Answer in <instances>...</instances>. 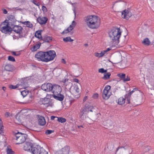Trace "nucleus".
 Returning a JSON list of instances; mask_svg holds the SVG:
<instances>
[{"instance_id": "f257e3e1", "label": "nucleus", "mask_w": 154, "mask_h": 154, "mask_svg": "<svg viewBox=\"0 0 154 154\" xmlns=\"http://www.w3.org/2000/svg\"><path fill=\"white\" fill-rule=\"evenodd\" d=\"M122 32L119 28L114 27L109 32V35L112 40V45L115 46L117 45L119 42V38L121 35Z\"/></svg>"}, {"instance_id": "f03ea898", "label": "nucleus", "mask_w": 154, "mask_h": 154, "mask_svg": "<svg viewBox=\"0 0 154 154\" xmlns=\"http://www.w3.org/2000/svg\"><path fill=\"white\" fill-rule=\"evenodd\" d=\"M85 20L89 27L91 29H96L100 26V19L96 16H88L85 17Z\"/></svg>"}, {"instance_id": "7ed1b4c3", "label": "nucleus", "mask_w": 154, "mask_h": 154, "mask_svg": "<svg viewBox=\"0 0 154 154\" xmlns=\"http://www.w3.org/2000/svg\"><path fill=\"white\" fill-rule=\"evenodd\" d=\"M93 107L91 105L88 104H85L80 109L79 113L80 118L82 119H84L86 118L87 114L89 112H92L93 111Z\"/></svg>"}, {"instance_id": "20e7f679", "label": "nucleus", "mask_w": 154, "mask_h": 154, "mask_svg": "<svg viewBox=\"0 0 154 154\" xmlns=\"http://www.w3.org/2000/svg\"><path fill=\"white\" fill-rule=\"evenodd\" d=\"M27 137V135L26 134L18 132L15 133L14 138L17 141L16 144H19L24 143L26 140Z\"/></svg>"}, {"instance_id": "39448f33", "label": "nucleus", "mask_w": 154, "mask_h": 154, "mask_svg": "<svg viewBox=\"0 0 154 154\" xmlns=\"http://www.w3.org/2000/svg\"><path fill=\"white\" fill-rule=\"evenodd\" d=\"M45 59L46 62L52 60L56 56L55 52L54 51L50 50L45 52Z\"/></svg>"}, {"instance_id": "423d86ee", "label": "nucleus", "mask_w": 154, "mask_h": 154, "mask_svg": "<svg viewBox=\"0 0 154 154\" xmlns=\"http://www.w3.org/2000/svg\"><path fill=\"white\" fill-rule=\"evenodd\" d=\"M7 20H5L4 22H2L1 24L2 25H5V26H3L1 29V31L5 34H7L9 32L12 31V28L9 26V23L7 21Z\"/></svg>"}, {"instance_id": "0eeeda50", "label": "nucleus", "mask_w": 154, "mask_h": 154, "mask_svg": "<svg viewBox=\"0 0 154 154\" xmlns=\"http://www.w3.org/2000/svg\"><path fill=\"white\" fill-rule=\"evenodd\" d=\"M45 52L40 51L37 53L35 55V57L37 58L38 61L46 62L45 61Z\"/></svg>"}, {"instance_id": "6e6552de", "label": "nucleus", "mask_w": 154, "mask_h": 154, "mask_svg": "<svg viewBox=\"0 0 154 154\" xmlns=\"http://www.w3.org/2000/svg\"><path fill=\"white\" fill-rule=\"evenodd\" d=\"M53 85L51 83H45L42 85L41 88L42 90L45 91H51L52 89Z\"/></svg>"}, {"instance_id": "1a4fd4ad", "label": "nucleus", "mask_w": 154, "mask_h": 154, "mask_svg": "<svg viewBox=\"0 0 154 154\" xmlns=\"http://www.w3.org/2000/svg\"><path fill=\"white\" fill-rule=\"evenodd\" d=\"M51 91L54 94H53L61 93L62 91L61 87L57 85H53Z\"/></svg>"}, {"instance_id": "9d476101", "label": "nucleus", "mask_w": 154, "mask_h": 154, "mask_svg": "<svg viewBox=\"0 0 154 154\" xmlns=\"http://www.w3.org/2000/svg\"><path fill=\"white\" fill-rule=\"evenodd\" d=\"M70 150L69 146H65L61 150L56 152L55 154H69Z\"/></svg>"}, {"instance_id": "9b49d317", "label": "nucleus", "mask_w": 154, "mask_h": 154, "mask_svg": "<svg viewBox=\"0 0 154 154\" xmlns=\"http://www.w3.org/2000/svg\"><path fill=\"white\" fill-rule=\"evenodd\" d=\"M132 15V13L129 10L126 9L123 11L122 12V17L128 20Z\"/></svg>"}, {"instance_id": "f8f14e48", "label": "nucleus", "mask_w": 154, "mask_h": 154, "mask_svg": "<svg viewBox=\"0 0 154 154\" xmlns=\"http://www.w3.org/2000/svg\"><path fill=\"white\" fill-rule=\"evenodd\" d=\"M48 20V19L46 17H39L37 19V22L41 25L45 24Z\"/></svg>"}, {"instance_id": "ddd939ff", "label": "nucleus", "mask_w": 154, "mask_h": 154, "mask_svg": "<svg viewBox=\"0 0 154 154\" xmlns=\"http://www.w3.org/2000/svg\"><path fill=\"white\" fill-rule=\"evenodd\" d=\"M33 144L31 143L27 142L24 144L23 146V149L27 151L31 152V149L33 148Z\"/></svg>"}, {"instance_id": "4468645a", "label": "nucleus", "mask_w": 154, "mask_h": 154, "mask_svg": "<svg viewBox=\"0 0 154 154\" xmlns=\"http://www.w3.org/2000/svg\"><path fill=\"white\" fill-rule=\"evenodd\" d=\"M37 116L38 120V124L42 126L44 125L46 123L44 117L39 115H37Z\"/></svg>"}, {"instance_id": "2eb2a0df", "label": "nucleus", "mask_w": 154, "mask_h": 154, "mask_svg": "<svg viewBox=\"0 0 154 154\" xmlns=\"http://www.w3.org/2000/svg\"><path fill=\"white\" fill-rule=\"evenodd\" d=\"M53 97L56 100L61 101L63 100L64 98V95L61 94L60 93L57 94H53Z\"/></svg>"}, {"instance_id": "dca6fc26", "label": "nucleus", "mask_w": 154, "mask_h": 154, "mask_svg": "<svg viewBox=\"0 0 154 154\" xmlns=\"http://www.w3.org/2000/svg\"><path fill=\"white\" fill-rule=\"evenodd\" d=\"M12 31L18 34H21L23 29L22 27L20 26H14L12 28Z\"/></svg>"}, {"instance_id": "f3484780", "label": "nucleus", "mask_w": 154, "mask_h": 154, "mask_svg": "<svg viewBox=\"0 0 154 154\" xmlns=\"http://www.w3.org/2000/svg\"><path fill=\"white\" fill-rule=\"evenodd\" d=\"M41 147L39 146L33 147L31 149V152L33 154H39Z\"/></svg>"}, {"instance_id": "a211bd4d", "label": "nucleus", "mask_w": 154, "mask_h": 154, "mask_svg": "<svg viewBox=\"0 0 154 154\" xmlns=\"http://www.w3.org/2000/svg\"><path fill=\"white\" fill-rule=\"evenodd\" d=\"M5 69L7 71H12L14 69V67L12 65L8 64L5 66Z\"/></svg>"}, {"instance_id": "6ab92c4d", "label": "nucleus", "mask_w": 154, "mask_h": 154, "mask_svg": "<svg viewBox=\"0 0 154 154\" xmlns=\"http://www.w3.org/2000/svg\"><path fill=\"white\" fill-rule=\"evenodd\" d=\"M52 38L51 37L48 35H45L43 38L42 40H43L44 42L50 43L52 41Z\"/></svg>"}, {"instance_id": "aec40b11", "label": "nucleus", "mask_w": 154, "mask_h": 154, "mask_svg": "<svg viewBox=\"0 0 154 154\" xmlns=\"http://www.w3.org/2000/svg\"><path fill=\"white\" fill-rule=\"evenodd\" d=\"M42 30L36 31L35 33V36L39 38L40 41L42 40V37L41 36V32Z\"/></svg>"}, {"instance_id": "412c9836", "label": "nucleus", "mask_w": 154, "mask_h": 154, "mask_svg": "<svg viewBox=\"0 0 154 154\" xmlns=\"http://www.w3.org/2000/svg\"><path fill=\"white\" fill-rule=\"evenodd\" d=\"M41 43H39L38 44H36L34 45L31 48V50L32 51H37V50L39 48Z\"/></svg>"}, {"instance_id": "4be33fe9", "label": "nucleus", "mask_w": 154, "mask_h": 154, "mask_svg": "<svg viewBox=\"0 0 154 154\" xmlns=\"http://www.w3.org/2000/svg\"><path fill=\"white\" fill-rule=\"evenodd\" d=\"M142 43L144 45L149 46L150 44V42L148 38H146L144 39Z\"/></svg>"}, {"instance_id": "5701e85b", "label": "nucleus", "mask_w": 154, "mask_h": 154, "mask_svg": "<svg viewBox=\"0 0 154 154\" xmlns=\"http://www.w3.org/2000/svg\"><path fill=\"white\" fill-rule=\"evenodd\" d=\"M125 99L123 97H120L118 100V103L121 105L124 104L125 102Z\"/></svg>"}, {"instance_id": "b1692460", "label": "nucleus", "mask_w": 154, "mask_h": 154, "mask_svg": "<svg viewBox=\"0 0 154 154\" xmlns=\"http://www.w3.org/2000/svg\"><path fill=\"white\" fill-rule=\"evenodd\" d=\"M111 74L109 72L106 73L104 74V76L102 77V79L104 80H108L110 78Z\"/></svg>"}, {"instance_id": "393cba45", "label": "nucleus", "mask_w": 154, "mask_h": 154, "mask_svg": "<svg viewBox=\"0 0 154 154\" xmlns=\"http://www.w3.org/2000/svg\"><path fill=\"white\" fill-rule=\"evenodd\" d=\"M117 76L120 77L121 79L123 80L124 81L126 77V75L124 73H120L117 74Z\"/></svg>"}, {"instance_id": "a878e982", "label": "nucleus", "mask_w": 154, "mask_h": 154, "mask_svg": "<svg viewBox=\"0 0 154 154\" xmlns=\"http://www.w3.org/2000/svg\"><path fill=\"white\" fill-rule=\"evenodd\" d=\"M23 23L26 25L29 28H31L32 26V25L30 22L29 21H26L23 22Z\"/></svg>"}, {"instance_id": "bb28decb", "label": "nucleus", "mask_w": 154, "mask_h": 154, "mask_svg": "<svg viewBox=\"0 0 154 154\" xmlns=\"http://www.w3.org/2000/svg\"><path fill=\"white\" fill-rule=\"evenodd\" d=\"M57 120L59 122L64 123L66 121V119L63 117H58Z\"/></svg>"}, {"instance_id": "cd10ccee", "label": "nucleus", "mask_w": 154, "mask_h": 154, "mask_svg": "<svg viewBox=\"0 0 154 154\" xmlns=\"http://www.w3.org/2000/svg\"><path fill=\"white\" fill-rule=\"evenodd\" d=\"M63 41L65 42H72L73 41V40L70 37H67L63 38Z\"/></svg>"}, {"instance_id": "c85d7f7f", "label": "nucleus", "mask_w": 154, "mask_h": 154, "mask_svg": "<svg viewBox=\"0 0 154 154\" xmlns=\"http://www.w3.org/2000/svg\"><path fill=\"white\" fill-rule=\"evenodd\" d=\"M110 96V94H106L105 93H103L102 94V97L104 99L106 100L108 99V98H109V97Z\"/></svg>"}, {"instance_id": "c756f323", "label": "nucleus", "mask_w": 154, "mask_h": 154, "mask_svg": "<svg viewBox=\"0 0 154 154\" xmlns=\"http://www.w3.org/2000/svg\"><path fill=\"white\" fill-rule=\"evenodd\" d=\"M28 93V91L26 90H23L21 91V94L23 97H25Z\"/></svg>"}, {"instance_id": "7c9ffc66", "label": "nucleus", "mask_w": 154, "mask_h": 154, "mask_svg": "<svg viewBox=\"0 0 154 154\" xmlns=\"http://www.w3.org/2000/svg\"><path fill=\"white\" fill-rule=\"evenodd\" d=\"M39 154H48V152L46 151L42 147H41Z\"/></svg>"}, {"instance_id": "2f4dec72", "label": "nucleus", "mask_w": 154, "mask_h": 154, "mask_svg": "<svg viewBox=\"0 0 154 154\" xmlns=\"http://www.w3.org/2000/svg\"><path fill=\"white\" fill-rule=\"evenodd\" d=\"M7 154H14V152L11 149L8 148L7 149Z\"/></svg>"}, {"instance_id": "473e14b6", "label": "nucleus", "mask_w": 154, "mask_h": 154, "mask_svg": "<svg viewBox=\"0 0 154 154\" xmlns=\"http://www.w3.org/2000/svg\"><path fill=\"white\" fill-rule=\"evenodd\" d=\"M95 56L97 57H100L104 56V54L101 51L100 53H95Z\"/></svg>"}, {"instance_id": "72a5a7b5", "label": "nucleus", "mask_w": 154, "mask_h": 154, "mask_svg": "<svg viewBox=\"0 0 154 154\" xmlns=\"http://www.w3.org/2000/svg\"><path fill=\"white\" fill-rule=\"evenodd\" d=\"M8 60L10 61L13 62L15 61L14 58L11 56H9L8 57Z\"/></svg>"}, {"instance_id": "f704fd0d", "label": "nucleus", "mask_w": 154, "mask_h": 154, "mask_svg": "<svg viewBox=\"0 0 154 154\" xmlns=\"http://www.w3.org/2000/svg\"><path fill=\"white\" fill-rule=\"evenodd\" d=\"M19 85H10L9 86V88L11 89H15L18 88Z\"/></svg>"}, {"instance_id": "c9c22d12", "label": "nucleus", "mask_w": 154, "mask_h": 154, "mask_svg": "<svg viewBox=\"0 0 154 154\" xmlns=\"http://www.w3.org/2000/svg\"><path fill=\"white\" fill-rule=\"evenodd\" d=\"M11 54L13 55L16 56H19L21 54V53L20 52L15 51H12Z\"/></svg>"}, {"instance_id": "e433bc0d", "label": "nucleus", "mask_w": 154, "mask_h": 154, "mask_svg": "<svg viewBox=\"0 0 154 154\" xmlns=\"http://www.w3.org/2000/svg\"><path fill=\"white\" fill-rule=\"evenodd\" d=\"M49 101H50V99L47 98L45 99L42 101V104L45 105L46 104H47L48 103H49Z\"/></svg>"}, {"instance_id": "4c0bfd02", "label": "nucleus", "mask_w": 154, "mask_h": 154, "mask_svg": "<svg viewBox=\"0 0 154 154\" xmlns=\"http://www.w3.org/2000/svg\"><path fill=\"white\" fill-rule=\"evenodd\" d=\"M49 103H47V104H46L45 105V106L46 107H47L48 106H52L53 104L51 101L50 100L49 101Z\"/></svg>"}, {"instance_id": "58836bf2", "label": "nucleus", "mask_w": 154, "mask_h": 154, "mask_svg": "<svg viewBox=\"0 0 154 154\" xmlns=\"http://www.w3.org/2000/svg\"><path fill=\"white\" fill-rule=\"evenodd\" d=\"M110 88L111 86L110 85H107L106 86L104 90L105 91L106 90V91H109Z\"/></svg>"}, {"instance_id": "ea45409f", "label": "nucleus", "mask_w": 154, "mask_h": 154, "mask_svg": "<svg viewBox=\"0 0 154 154\" xmlns=\"http://www.w3.org/2000/svg\"><path fill=\"white\" fill-rule=\"evenodd\" d=\"M3 126L2 121L0 119V134H1L2 132V129Z\"/></svg>"}, {"instance_id": "a19ab883", "label": "nucleus", "mask_w": 154, "mask_h": 154, "mask_svg": "<svg viewBox=\"0 0 154 154\" xmlns=\"http://www.w3.org/2000/svg\"><path fill=\"white\" fill-rule=\"evenodd\" d=\"M54 131L52 130H47L45 131V134H50L54 132Z\"/></svg>"}, {"instance_id": "79ce46f5", "label": "nucleus", "mask_w": 154, "mask_h": 154, "mask_svg": "<svg viewBox=\"0 0 154 154\" xmlns=\"http://www.w3.org/2000/svg\"><path fill=\"white\" fill-rule=\"evenodd\" d=\"M74 88L77 94H79V91L78 87L77 85L75 86L74 87Z\"/></svg>"}, {"instance_id": "37998d69", "label": "nucleus", "mask_w": 154, "mask_h": 154, "mask_svg": "<svg viewBox=\"0 0 154 154\" xmlns=\"http://www.w3.org/2000/svg\"><path fill=\"white\" fill-rule=\"evenodd\" d=\"M130 97H131L129 96H127V97H125V98L127 99V103L128 104L130 103Z\"/></svg>"}, {"instance_id": "c03bdc74", "label": "nucleus", "mask_w": 154, "mask_h": 154, "mask_svg": "<svg viewBox=\"0 0 154 154\" xmlns=\"http://www.w3.org/2000/svg\"><path fill=\"white\" fill-rule=\"evenodd\" d=\"M42 10L44 12H46L48 11L46 7L44 5L42 6Z\"/></svg>"}, {"instance_id": "a18cd8bd", "label": "nucleus", "mask_w": 154, "mask_h": 154, "mask_svg": "<svg viewBox=\"0 0 154 154\" xmlns=\"http://www.w3.org/2000/svg\"><path fill=\"white\" fill-rule=\"evenodd\" d=\"M130 80V77L129 76L127 75V78H125V79H124V82H126V81H129Z\"/></svg>"}, {"instance_id": "49530a36", "label": "nucleus", "mask_w": 154, "mask_h": 154, "mask_svg": "<svg viewBox=\"0 0 154 154\" xmlns=\"http://www.w3.org/2000/svg\"><path fill=\"white\" fill-rule=\"evenodd\" d=\"M8 18L9 20H14V17L12 15H10L8 17Z\"/></svg>"}, {"instance_id": "de8ad7c7", "label": "nucleus", "mask_w": 154, "mask_h": 154, "mask_svg": "<svg viewBox=\"0 0 154 154\" xmlns=\"http://www.w3.org/2000/svg\"><path fill=\"white\" fill-rule=\"evenodd\" d=\"M76 25V23L75 21H73L71 25H72V27H73V28Z\"/></svg>"}, {"instance_id": "09e8293b", "label": "nucleus", "mask_w": 154, "mask_h": 154, "mask_svg": "<svg viewBox=\"0 0 154 154\" xmlns=\"http://www.w3.org/2000/svg\"><path fill=\"white\" fill-rule=\"evenodd\" d=\"M73 29V27H72V25H70L69 27L67 29L68 30V31H69V32Z\"/></svg>"}, {"instance_id": "8fccbe9b", "label": "nucleus", "mask_w": 154, "mask_h": 154, "mask_svg": "<svg viewBox=\"0 0 154 154\" xmlns=\"http://www.w3.org/2000/svg\"><path fill=\"white\" fill-rule=\"evenodd\" d=\"M73 29V27H72V25H70L69 27L67 29L68 30V31H69V32Z\"/></svg>"}, {"instance_id": "3c124183", "label": "nucleus", "mask_w": 154, "mask_h": 154, "mask_svg": "<svg viewBox=\"0 0 154 154\" xmlns=\"http://www.w3.org/2000/svg\"><path fill=\"white\" fill-rule=\"evenodd\" d=\"M33 3L37 6H38L40 5L39 3L37 2L36 1L34 0L33 1Z\"/></svg>"}, {"instance_id": "603ef678", "label": "nucleus", "mask_w": 154, "mask_h": 154, "mask_svg": "<svg viewBox=\"0 0 154 154\" xmlns=\"http://www.w3.org/2000/svg\"><path fill=\"white\" fill-rule=\"evenodd\" d=\"M104 69L103 68L100 69L98 70V72H99L103 73H104Z\"/></svg>"}, {"instance_id": "864d4df0", "label": "nucleus", "mask_w": 154, "mask_h": 154, "mask_svg": "<svg viewBox=\"0 0 154 154\" xmlns=\"http://www.w3.org/2000/svg\"><path fill=\"white\" fill-rule=\"evenodd\" d=\"M134 91L133 90L130 91L129 93L127 94V95L126 94V96H128L130 97H131V95L134 92Z\"/></svg>"}, {"instance_id": "5fc2aeb1", "label": "nucleus", "mask_w": 154, "mask_h": 154, "mask_svg": "<svg viewBox=\"0 0 154 154\" xmlns=\"http://www.w3.org/2000/svg\"><path fill=\"white\" fill-rule=\"evenodd\" d=\"M98 97V94L97 93L94 94L93 96V97L96 99Z\"/></svg>"}, {"instance_id": "6e6d98bb", "label": "nucleus", "mask_w": 154, "mask_h": 154, "mask_svg": "<svg viewBox=\"0 0 154 154\" xmlns=\"http://www.w3.org/2000/svg\"><path fill=\"white\" fill-rule=\"evenodd\" d=\"M103 93L106 94H109L110 95H111V93L109 92V91H106V90H105V91L104 90Z\"/></svg>"}, {"instance_id": "4d7b16f0", "label": "nucleus", "mask_w": 154, "mask_h": 154, "mask_svg": "<svg viewBox=\"0 0 154 154\" xmlns=\"http://www.w3.org/2000/svg\"><path fill=\"white\" fill-rule=\"evenodd\" d=\"M57 118L58 117L52 116H51V120H54L55 119H56V120H57Z\"/></svg>"}, {"instance_id": "13d9d810", "label": "nucleus", "mask_w": 154, "mask_h": 154, "mask_svg": "<svg viewBox=\"0 0 154 154\" xmlns=\"http://www.w3.org/2000/svg\"><path fill=\"white\" fill-rule=\"evenodd\" d=\"M69 32V31H68V30L66 29L64 30L63 32L62 33V34H64L66 33H67L68 32Z\"/></svg>"}, {"instance_id": "bf43d9fd", "label": "nucleus", "mask_w": 154, "mask_h": 154, "mask_svg": "<svg viewBox=\"0 0 154 154\" xmlns=\"http://www.w3.org/2000/svg\"><path fill=\"white\" fill-rule=\"evenodd\" d=\"M73 81L74 82L77 83H79V79L76 78L74 79H73Z\"/></svg>"}, {"instance_id": "052dcab7", "label": "nucleus", "mask_w": 154, "mask_h": 154, "mask_svg": "<svg viewBox=\"0 0 154 154\" xmlns=\"http://www.w3.org/2000/svg\"><path fill=\"white\" fill-rule=\"evenodd\" d=\"M3 13L4 14H7L8 11L6 9H4L3 10Z\"/></svg>"}, {"instance_id": "680f3d73", "label": "nucleus", "mask_w": 154, "mask_h": 154, "mask_svg": "<svg viewBox=\"0 0 154 154\" xmlns=\"http://www.w3.org/2000/svg\"><path fill=\"white\" fill-rule=\"evenodd\" d=\"M62 82H63V85H65V86H66L65 87H66V88H67V87H66L67 85H66V81H65V79H63V80L62 81Z\"/></svg>"}, {"instance_id": "e2e57ef3", "label": "nucleus", "mask_w": 154, "mask_h": 154, "mask_svg": "<svg viewBox=\"0 0 154 154\" xmlns=\"http://www.w3.org/2000/svg\"><path fill=\"white\" fill-rule=\"evenodd\" d=\"M88 98V97L87 96H85L84 97L83 99V102H85Z\"/></svg>"}, {"instance_id": "0e129e2a", "label": "nucleus", "mask_w": 154, "mask_h": 154, "mask_svg": "<svg viewBox=\"0 0 154 154\" xmlns=\"http://www.w3.org/2000/svg\"><path fill=\"white\" fill-rule=\"evenodd\" d=\"M61 62L62 63H64V64L66 63V61L64 59H62Z\"/></svg>"}, {"instance_id": "69168bd1", "label": "nucleus", "mask_w": 154, "mask_h": 154, "mask_svg": "<svg viewBox=\"0 0 154 154\" xmlns=\"http://www.w3.org/2000/svg\"><path fill=\"white\" fill-rule=\"evenodd\" d=\"M70 93V92L69 91H66V96H67L68 97H69V96L68 94V93Z\"/></svg>"}, {"instance_id": "338daca9", "label": "nucleus", "mask_w": 154, "mask_h": 154, "mask_svg": "<svg viewBox=\"0 0 154 154\" xmlns=\"http://www.w3.org/2000/svg\"><path fill=\"white\" fill-rule=\"evenodd\" d=\"M10 114V113L8 112H7L5 113V116L7 117H8Z\"/></svg>"}, {"instance_id": "774afa93", "label": "nucleus", "mask_w": 154, "mask_h": 154, "mask_svg": "<svg viewBox=\"0 0 154 154\" xmlns=\"http://www.w3.org/2000/svg\"><path fill=\"white\" fill-rule=\"evenodd\" d=\"M102 53H103V54H104V55L106 53V52H107V51L106 50H104V51H102Z\"/></svg>"}]
</instances>
